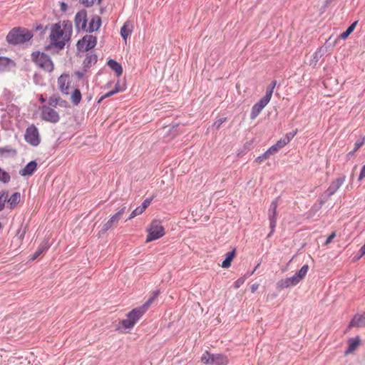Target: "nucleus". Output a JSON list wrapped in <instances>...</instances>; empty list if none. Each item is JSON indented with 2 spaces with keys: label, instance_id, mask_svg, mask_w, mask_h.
I'll list each match as a JSON object with an SVG mask.
<instances>
[{
  "label": "nucleus",
  "instance_id": "nucleus-1",
  "mask_svg": "<svg viewBox=\"0 0 365 365\" xmlns=\"http://www.w3.org/2000/svg\"><path fill=\"white\" fill-rule=\"evenodd\" d=\"M72 31L70 21H62L53 24L49 35L52 45L60 49L63 48L71 38Z\"/></svg>",
  "mask_w": 365,
  "mask_h": 365
},
{
  "label": "nucleus",
  "instance_id": "nucleus-2",
  "mask_svg": "<svg viewBox=\"0 0 365 365\" xmlns=\"http://www.w3.org/2000/svg\"><path fill=\"white\" fill-rule=\"evenodd\" d=\"M159 290L153 292V295L140 307H136L132 309L127 314V318L122 320L121 324L125 329H130L137 322L143 317L148 307L155 301V299L159 295Z\"/></svg>",
  "mask_w": 365,
  "mask_h": 365
},
{
  "label": "nucleus",
  "instance_id": "nucleus-3",
  "mask_svg": "<svg viewBox=\"0 0 365 365\" xmlns=\"http://www.w3.org/2000/svg\"><path fill=\"white\" fill-rule=\"evenodd\" d=\"M159 290L153 292V295L140 307H136L132 309L127 314V318L122 320L121 324L125 329H130L137 322L143 317L148 307L155 301V299L159 295Z\"/></svg>",
  "mask_w": 365,
  "mask_h": 365
},
{
  "label": "nucleus",
  "instance_id": "nucleus-4",
  "mask_svg": "<svg viewBox=\"0 0 365 365\" xmlns=\"http://www.w3.org/2000/svg\"><path fill=\"white\" fill-rule=\"evenodd\" d=\"M308 270V264L303 265L293 276L279 280L277 284V287L279 289H283L298 284L305 277Z\"/></svg>",
  "mask_w": 365,
  "mask_h": 365
},
{
  "label": "nucleus",
  "instance_id": "nucleus-5",
  "mask_svg": "<svg viewBox=\"0 0 365 365\" xmlns=\"http://www.w3.org/2000/svg\"><path fill=\"white\" fill-rule=\"evenodd\" d=\"M33 35L24 29L14 28L7 35L6 40L11 44H19L29 41Z\"/></svg>",
  "mask_w": 365,
  "mask_h": 365
},
{
  "label": "nucleus",
  "instance_id": "nucleus-6",
  "mask_svg": "<svg viewBox=\"0 0 365 365\" xmlns=\"http://www.w3.org/2000/svg\"><path fill=\"white\" fill-rule=\"evenodd\" d=\"M31 58L36 66L43 71L51 72L53 70L54 66L48 55L39 51H35L32 53Z\"/></svg>",
  "mask_w": 365,
  "mask_h": 365
},
{
  "label": "nucleus",
  "instance_id": "nucleus-7",
  "mask_svg": "<svg viewBox=\"0 0 365 365\" xmlns=\"http://www.w3.org/2000/svg\"><path fill=\"white\" fill-rule=\"evenodd\" d=\"M147 232L148 234L145 240L146 242L160 239L165 235V230L161 222L157 220L152 221Z\"/></svg>",
  "mask_w": 365,
  "mask_h": 365
},
{
  "label": "nucleus",
  "instance_id": "nucleus-8",
  "mask_svg": "<svg viewBox=\"0 0 365 365\" xmlns=\"http://www.w3.org/2000/svg\"><path fill=\"white\" fill-rule=\"evenodd\" d=\"M201 361L209 365H227L228 359L222 354H211L209 351H205L202 355Z\"/></svg>",
  "mask_w": 365,
  "mask_h": 365
},
{
  "label": "nucleus",
  "instance_id": "nucleus-9",
  "mask_svg": "<svg viewBox=\"0 0 365 365\" xmlns=\"http://www.w3.org/2000/svg\"><path fill=\"white\" fill-rule=\"evenodd\" d=\"M41 118L42 120L51 123H56L60 120L58 113L48 106H43L40 108Z\"/></svg>",
  "mask_w": 365,
  "mask_h": 365
},
{
  "label": "nucleus",
  "instance_id": "nucleus-10",
  "mask_svg": "<svg viewBox=\"0 0 365 365\" xmlns=\"http://www.w3.org/2000/svg\"><path fill=\"white\" fill-rule=\"evenodd\" d=\"M24 138L26 142L33 146H37L39 145L41 141L40 135L38 130L35 125L32 124L26 128Z\"/></svg>",
  "mask_w": 365,
  "mask_h": 365
},
{
  "label": "nucleus",
  "instance_id": "nucleus-11",
  "mask_svg": "<svg viewBox=\"0 0 365 365\" xmlns=\"http://www.w3.org/2000/svg\"><path fill=\"white\" fill-rule=\"evenodd\" d=\"M97 43V38L92 35H86L77 43V48L80 51H88L94 48Z\"/></svg>",
  "mask_w": 365,
  "mask_h": 365
},
{
  "label": "nucleus",
  "instance_id": "nucleus-12",
  "mask_svg": "<svg viewBox=\"0 0 365 365\" xmlns=\"http://www.w3.org/2000/svg\"><path fill=\"white\" fill-rule=\"evenodd\" d=\"M278 207L277 199L274 200L269 206L268 210V217L269 220V227H270V232L268 235V237H270L272 234L274 232V229L277 225V208Z\"/></svg>",
  "mask_w": 365,
  "mask_h": 365
},
{
  "label": "nucleus",
  "instance_id": "nucleus-13",
  "mask_svg": "<svg viewBox=\"0 0 365 365\" xmlns=\"http://www.w3.org/2000/svg\"><path fill=\"white\" fill-rule=\"evenodd\" d=\"M271 98L268 96L264 95L262 98H261L259 101H257L252 108L250 118L252 120L255 119L261 111L264 108V107L269 103Z\"/></svg>",
  "mask_w": 365,
  "mask_h": 365
},
{
  "label": "nucleus",
  "instance_id": "nucleus-14",
  "mask_svg": "<svg viewBox=\"0 0 365 365\" xmlns=\"http://www.w3.org/2000/svg\"><path fill=\"white\" fill-rule=\"evenodd\" d=\"M125 212V207H122L115 215H113L102 227L100 232L102 234L106 233L109 229H110L114 224L117 223L122 215Z\"/></svg>",
  "mask_w": 365,
  "mask_h": 365
},
{
  "label": "nucleus",
  "instance_id": "nucleus-15",
  "mask_svg": "<svg viewBox=\"0 0 365 365\" xmlns=\"http://www.w3.org/2000/svg\"><path fill=\"white\" fill-rule=\"evenodd\" d=\"M346 180V176L343 175L333 180L329 185V187L325 192V194L327 195V197L333 195L339 187L344 184Z\"/></svg>",
  "mask_w": 365,
  "mask_h": 365
},
{
  "label": "nucleus",
  "instance_id": "nucleus-16",
  "mask_svg": "<svg viewBox=\"0 0 365 365\" xmlns=\"http://www.w3.org/2000/svg\"><path fill=\"white\" fill-rule=\"evenodd\" d=\"M87 14L85 10L78 12L75 16V25L77 29L85 30L87 24Z\"/></svg>",
  "mask_w": 365,
  "mask_h": 365
},
{
  "label": "nucleus",
  "instance_id": "nucleus-17",
  "mask_svg": "<svg viewBox=\"0 0 365 365\" xmlns=\"http://www.w3.org/2000/svg\"><path fill=\"white\" fill-rule=\"evenodd\" d=\"M58 86L59 90L65 95L69 93V77L68 75H61L58 78Z\"/></svg>",
  "mask_w": 365,
  "mask_h": 365
},
{
  "label": "nucleus",
  "instance_id": "nucleus-18",
  "mask_svg": "<svg viewBox=\"0 0 365 365\" xmlns=\"http://www.w3.org/2000/svg\"><path fill=\"white\" fill-rule=\"evenodd\" d=\"M37 169V163L31 160L26 165L19 170V174L23 177H29L32 175Z\"/></svg>",
  "mask_w": 365,
  "mask_h": 365
},
{
  "label": "nucleus",
  "instance_id": "nucleus-19",
  "mask_svg": "<svg viewBox=\"0 0 365 365\" xmlns=\"http://www.w3.org/2000/svg\"><path fill=\"white\" fill-rule=\"evenodd\" d=\"M21 199V195L19 192H14L10 197H7V207L10 210L15 208L19 203Z\"/></svg>",
  "mask_w": 365,
  "mask_h": 365
},
{
  "label": "nucleus",
  "instance_id": "nucleus-20",
  "mask_svg": "<svg viewBox=\"0 0 365 365\" xmlns=\"http://www.w3.org/2000/svg\"><path fill=\"white\" fill-rule=\"evenodd\" d=\"M349 327H365V313L356 314L350 322Z\"/></svg>",
  "mask_w": 365,
  "mask_h": 365
},
{
  "label": "nucleus",
  "instance_id": "nucleus-21",
  "mask_svg": "<svg viewBox=\"0 0 365 365\" xmlns=\"http://www.w3.org/2000/svg\"><path fill=\"white\" fill-rule=\"evenodd\" d=\"M101 25V19L98 16H93L90 22L87 31L91 33L95 31H97Z\"/></svg>",
  "mask_w": 365,
  "mask_h": 365
},
{
  "label": "nucleus",
  "instance_id": "nucleus-22",
  "mask_svg": "<svg viewBox=\"0 0 365 365\" xmlns=\"http://www.w3.org/2000/svg\"><path fill=\"white\" fill-rule=\"evenodd\" d=\"M133 31V24L130 21H125L120 29V35L124 40H126L128 36Z\"/></svg>",
  "mask_w": 365,
  "mask_h": 365
},
{
  "label": "nucleus",
  "instance_id": "nucleus-23",
  "mask_svg": "<svg viewBox=\"0 0 365 365\" xmlns=\"http://www.w3.org/2000/svg\"><path fill=\"white\" fill-rule=\"evenodd\" d=\"M14 65V61L6 57H0V71H6Z\"/></svg>",
  "mask_w": 365,
  "mask_h": 365
},
{
  "label": "nucleus",
  "instance_id": "nucleus-24",
  "mask_svg": "<svg viewBox=\"0 0 365 365\" xmlns=\"http://www.w3.org/2000/svg\"><path fill=\"white\" fill-rule=\"evenodd\" d=\"M108 66L115 72L117 76H120L123 73V68L121 65L113 59H110L108 61Z\"/></svg>",
  "mask_w": 365,
  "mask_h": 365
},
{
  "label": "nucleus",
  "instance_id": "nucleus-25",
  "mask_svg": "<svg viewBox=\"0 0 365 365\" xmlns=\"http://www.w3.org/2000/svg\"><path fill=\"white\" fill-rule=\"evenodd\" d=\"M360 340L358 337L351 338L349 340V346L347 349L345 350L344 353L346 355L354 351L356 348L359 345Z\"/></svg>",
  "mask_w": 365,
  "mask_h": 365
},
{
  "label": "nucleus",
  "instance_id": "nucleus-26",
  "mask_svg": "<svg viewBox=\"0 0 365 365\" xmlns=\"http://www.w3.org/2000/svg\"><path fill=\"white\" fill-rule=\"evenodd\" d=\"M235 255V250H233L231 252H229L226 254L225 259L222 262V267L223 268H228L230 267L231 262L232 261Z\"/></svg>",
  "mask_w": 365,
  "mask_h": 365
},
{
  "label": "nucleus",
  "instance_id": "nucleus-27",
  "mask_svg": "<svg viewBox=\"0 0 365 365\" xmlns=\"http://www.w3.org/2000/svg\"><path fill=\"white\" fill-rule=\"evenodd\" d=\"M71 102L74 106H77L81 101V93L78 89H75L71 95Z\"/></svg>",
  "mask_w": 365,
  "mask_h": 365
},
{
  "label": "nucleus",
  "instance_id": "nucleus-28",
  "mask_svg": "<svg viewBox=\"0 0 365 365\" xmlns=\"http://www.w3.org/2000/svg\"><path fill=\"white\" fill-rule=\"evenodd\" d=\"M50 245H48V242L42 245L41 247H38V249L35 252L33 257H31L32 260H35L38 256H40L43 252H46L48 248Z\"/></svg>",
  "mask_w": 365,
  "mask_h": 365
},
{
  "label": "nucleus",
  "instance_id": "nucleus-29",
  "mask_svg": "<svg viewBox=\"0 0 365 365\" xmlns=\"http://www.w3.org/2000/svg\"><path fill=\"white\" fill-rule=\"evenodd\" d=\"M8 194L9 192L5 190L0 192V211H2L6 206Z\"/></svg>",
  "mask_w": 365,
  "mask_h": 365
},
{
  "label": "nucleus",
  "instance_id": "nucleus-30",
  "mask_svg": "<svg viewBox=\"0 0 365 365\" xmlns=\"http://www.w3.org/2000/svg\"><path fill=\"white\" fill-rule=\"evenodd\" d=\"M324 55V49L322 48H319L313 55V59L311 61V65L315 66L319 60Z\"/></svg>",
  "mask_w": 365,
  "mask_h": 365
},
{
  "label": "nucleus",
  "instance_id": "nucleus-31",
  "mask_svg": "<svg viewBox=\"0 0 365 365\" xmlns=\"http://www.w3.org/2000/svg\"><path fill=\"white\" fill-rule=\"evenodd\" d=\"M357 24V21H354V23H352L348 28L347 29L343 32L341 34V38L342 39H345L351 33L352 31H354V29H355L356 26Z\"/></svg>",
  "mask_w": 365,
  "mask_h": 365
},
{
  "label": "nucleus",
  "instance_id": "nucleus-32",
  "mask_svg": "<svg viewBox=\"0 0 365 365\" xmlns=\"http://www.w3.org/2000/svg\"><path fill=\"white\" fill-rule=\"evenodd\" d=\"M10 180V175L0 168V181L4 183H8Z\"/></svg>",
  "mask_w": 365,
  "mask_h": 365
},
{
  "label": "nucleus",
  "instance_id": "nucleus-33",
  "mask_svg": "<svg viewBox=\"0 0 365 365\" xmlns=\"http://www.w3.org/2000/svg\"><path fill=\"white\" fill-rule=\"evenodd\" d=\"M16 153V150L14 149H12L9 146L0 148V155L1 156H4L8 154L15 155Z\"/></svg>",
  "mask_w": 365,
  "mask_h": 365
},
{
  "label": "nucleus",
  "instance_id": "nucleus-34",
  "mask_svg": "<svg viewBox=\"0 0 365 365\" xmlns=\"http://www.w3.org/2000/svg\"><path fill=\"white\" fill-rule=\"evenodd\" d=\"M119 91H120V89L118 88V83H117L115 86V88L109 92L106 93L103 96H101V98L99 99L98 102H101V101H103V99H105L106 98L112 96L113 95L118 93Z\"/></svg>",
  "mask_w": 365,
  "mask_h": 365
},
{
  "label": "nucleus",
  "instance_id": "nucleus-35",
  "mask_svg": "<svg viewBox=\"0 0 365 365\" xmlns=\"http://www.w3.org/2000/svg\"><path fill=\"white\" fill-rule=\"evenodd\" d=\"M61 100V98L58 96L53 95V96H51L48 101L49 106H53V107L56 106L58 104H59V102Z\"/></svg>",
  "mask_w": 365,
  "mask_h": 365
},
{
  "label": "nucleus",
  "instance_id": "nucleus-36",
  "mask_svg": "<svg viewBox=\"0 0 365 365\" xmlns=\"http://www.w3.org/2000/svg\"><path fill=\"white\" fill-rule=\"evenodd\" d=\"M276 85H277V81H272L271 82V83L268 86V87L267 88L265 95L268 96L269 98H272L273 91H274Z\"/></svg>",
  "mask_w": 365,
  "mask_h": 365
},
{
  "label": "nucleus",
  "instance_id": "nucleus-37",
  "mask_svg": "<svg viewBox=\"0 0 365 365\" xmlns=\"http://www.w3.org/2000/svg\"><path fill=\"white\" fill-rule=\"evenodd\" d=\"M145 210L140 207H137L133 212L130 213V216L128 217V220H131L136 216L142 214Z\"/></svg>",
  "mask_w": 365,
  "mask_h": 365
},
{
  "label": "nucleus",
  "instance_id": "nucleus-38",
  "mask_svg": "<svg viewBox=\"0 0 365 365\" xmlns=\"http://www.w3.org/2000/svg\"><path fill=\"white\" fill-rule=\"evenodd\" d=\"M101 0H82L81 3L86 7H90L95 4H100Z\"/></svg>",
  "mask_w": 365,
  "mask_h": 365
},
{
  "label": "nucleus",
  "instance_id": "nucleus-39",
  "mask_svg": "<svg viewBox=\"0 0 365 365\" xmlns=\"http://www.w3.org/2000/svg\"><path fill=\"white\" fill-rule=\"evenodd\" d=\"M364 142H365V138L364 137L360 138L354 143V149L355 150H357L358 149H359L364 145Z\"/></svg>",
  "mask_w": 365,
  "mask_h": 365
},
{
  "label": "nucleus",
  "instance_id": "nucleus-40",
  "mask_svg": "<svg viewBox=\"0 0 365 365\" xmlns=\"http://www.w3.org/2000/svg\"><path fill=\"white\" fill-rule=\"evenodd\" d=\"M279 150V148L277 147L276 145L274 144L267 150V154H269V155H274L276 153H277Z\"/></svg>",
  "mask_w": 365,
  "mask_h": 365
},
{
  "label": "nucleus",
  "instance_id": "nucleus-41",
  "mask_svg": "<svg viewBox=\"0 0 365 365\" xmlns=\"http://www.w3.org/2000/svg\"><path fill=\"white\" fill-rule=\"evenodd\" d=\"M245 282V277H240L235 282L234 287L235 289L240 288Z\"/></svg>",
  "mask_w": 365,
  "mask_h": 365
},
{
  "label": "nucleus",
  "instance_id": "nucleus-42",
  "mask_svg": "<svg viewBox=\"0 0 365 365\" xmlns=\"http://www.w3.org/2000/svg\"><path fill=\"white\" fill-rule=\"evenodd\" d=\"M297 130L293 131V132H289L285 135L284 138L289 143L290 142V140L295 136V135L297 134Z\"/></svg>",
  "mask_w": 365,
  "mask_h": 365
},
{
  "label": "nucleus",
  "instance_id": "nucleus-43",
  "mask_svg": "<svg viewBox=\"0 0 365 365\" xmlns=\"http://www.w3.org/2000/svg\"><path fill=\"white\" fill-rule=\"evenodd\" d=\"M287 144L288 143L285 140L284 138H281L275 143L276 146L278 147L279 149L282 148Z\"/></svg>",
  "mask_w": 365,
  "mask_h": 365
},
{
  "label": "nucleus",
  "instance_id": "nucleus-44",
  "mask_svg": "<svg viewBox=\"0 0 365 365\" xmlns=\"http://www.w3.org/2000/svg\"><path fill=\"white\" fill-rule=\"evenodd\" d=\"M153 200V197L151 198H146L140 205V207L145 210V209L150 205L151 202Z\"/></svg>",
  "mask_w": 365,
  "mask_h": 365
},
{
  "label": "nucleus",
  "instance_id": "nucleus-45",
  "mask_svg": "<svg viewBox=\"0 0 365 365\" xmlns=\"http://www.w3.org/2000/svg\"><path fill=\"white\" fill-rule=\"evenodd\" d=\"M270 155L269 154H267V151L262 154V155L260 156H258L256 159V161L259 162V163H261L262 161H264V160H266L267 158H268Z\"/></svg>",
  "mask_w": 365,
  "mask_h": 365
},
{
  "label": "nucleus",
  "instance_id": "nucleus-46",
  "mask_svg": "<svg viewBox=\"0 0 365 365\" xmlns=\"http://www.w3.org/2000/svg\"><path fill=\"white\" fill-rule=\"evenodd\" d=\"M225 118H219L214 123L213 127H215L216 129H218L221 126V125L225 122Z\"/></svg>",
  "mask_w": 365,
  "mask_h": 365
},
{
  "label": "nucleus",
  "instance_id": "nucleus-47",
  "mask_svg": "<svg viewBox=\"0 0 365 365\" xmlns=\"http://www.w3.org/2000/svg\"><path fill=\"white\" fill-rule=\"evenodd\" d=\"M88 63H96L97 61V56L96 55H91L86 58Z\"/></svg>",
  "mask_w": 365,
  "mask_h": 365
},
{
  "label": "nucleus",
  "instance_id": "nucleus-48",
  "mask_svg": "<svg viewBox=\"0 0 365 365\" xmlns=\"http://www.w3.org/2000/svg\"><path fill=\"white\" fill-rule=\"evenodd\" d=\"M364 178H365V165L361 168V170L360 172V174H359L358 180H361Z\"/></svg>",
  "mask_w": 365,
  "mask_h": 365
},
{
  "label": "nucleus",
  "instance_id": "nucleus-49",
  "mask_svg": "<svg viewBox=\"0 0 365 365\" xmlns=\"http://www.w3.org/2000/svg\"><path fill=\"white\" fill-rule=\"evenodd\" d=\"M334 237H335V233H334V232L331 233V235L327 237V240H326L325 244H326V245L329 244V243L331 242V240L334 238Z\"/></svg>",
  "mask_w": 365,
  "mask_h": 365
},
{
  "label": "nucleus",
  "instance_id": "nucleus-50",
  "mask_svg": "<svg viewBox=\"0 0 365 365\" xmlns=\"http://www.w3.org/2000/svg\"><path fill=\"white\" fill-rule=\"evenodd\" d=\"M61 10L65 12L67 10L68 6L65 2H61L60 4Z\"/></svg>",
  "mask_w": 365,
  "mask_h": 365
},
{
  "label": "nucleus",
  "instance_id": "nucleus-51",
  "mask_svg": "<svg viewBox=\"0 0 365 365\" xmlns=\"http://www.w3.org/2000/svg\"><path fill=\"white\" fill-rule=\"evenodd\" d=\"M258 287H259V284H256V283H255V284H253L251 286V292H252V293H255V292L257 291V289H258Z\"/></svg>",
  "mask_w": 365,
  "mask_h": 365
},
{
  "label": "nucleus",
  "instance_id": "nucleus-52",
  "mask_svg": "<svg viewBox=\"0 0 365 365\" xmlns=\"http://www.w3.org/2000/svg\"><path fill=\"white\" fill-rule=\"evenodd\" d=\"M360 256L359 257H361L365 255V244L360 248L359 250Z\"/></svg>",
  "mask_w": 365,
  "mask_h": 365
},
{
  "label": "nucleus",
  "instance_id": "nucleus-53",
  "mask_svg": "<svg viewBox=\"0 0 365 365\" xmlns=\"http://www.w3.org/2000/svg\"><path fill=\"white\" fill-rule=\"evenodd\" d=\"M39 100L41 103H44L46 102V99L43 98V96L42 95H41L40 98H39Z\"/></svg>",
  "mask_w": 365,
  "mask_h": 365
},
{
  "label": "nucleus",
  "instance_id": "nucleus-54",
  "mask_svg": "<svg viewBox=\"0 0 365 365\" xmlns=\"http://www.w3.org/2000/svg\"><path fill=\"white\" fill-rule=\"evenodd\" d=\"M356 150H355L354 149V150H352L351 151H350V152L349 153V154H348V155H353L355 153V152H356Z\"/></svg>",
  "mask_w": 365,
  "mask_h": 365
},
{
  "label": "nucleus",
  "instance_id": "nucleus-55",
  "mask_svg": "<svg viewBox=\"0 0 365 365\" xmlns=\"http://www.w3.org/2000/svg\"><path fill=\"white\" fill-rule=\"evenodd\" d=\"M258 266H259V264L253 269V271H252V272L250 274V275L252 274L256 271Z\"/></svg>",
  "mask_w": 365,
  "mask_h": 365
},
{
  "label": "nucleus",
  "instance_id": "nucleus-56",
  "mask_svg": "<svg viewBox=\"0 0 365 365\" xmlns=\"http://www.w3.org/2000/svg\"><path fill=\"white\" fill-rule=\"evenodd\" d=\"M41 28H42L41 26H38L37 29H41Z\"/></svg>",
  "mask_w": 365,
  "mask_h": 365
}]
</instances>
